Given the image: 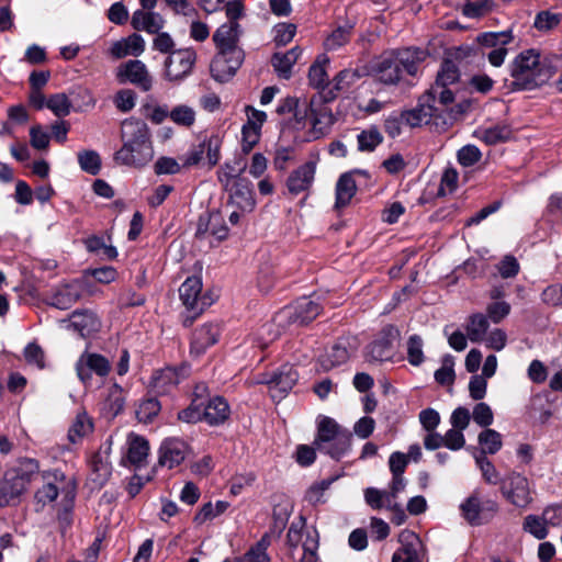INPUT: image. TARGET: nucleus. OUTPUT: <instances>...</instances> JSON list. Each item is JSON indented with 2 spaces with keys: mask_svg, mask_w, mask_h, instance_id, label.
Here are the masks:
<instances>
[{
  "mask_svg": "<svg viewBox=\"0 0 562 562\" xmlns=\"http://www.w3.org/2000/svg\"><path fill=\"white\" fill-rule=\"evenodd\" d=\"M123 146L115 153V160L122 165L143 167L154 157L149 131L145 122L126 120L122 124Z\"/></svg>",
  "mask_w": 562,
  "mask_h": 562,
  "instance_id": "f257e3e1",
  "label": "nucleus"
},
{
  "mask_svg": "<svg viewBox=\"0 0 562 562\" xmlns=\"http://www.w3.org/2000/svg\"><path fill=\"white\" fill-rule=\"evenodd\" d=\"M512 85L516 89L530 90L546 83L553 75L552 67L536 49L519 53L509 64Z\"/></svg>",
  "mask_w": 562,
  "mask_h": 562,
  "instance_id": "f03ea898",
  "label": "nucleus"
},
{
  "mask_svg": "<svg viewBox=\"0 0 562 562\" xmlns=\"http://www.w3.org/2000/svg\"><path fill=\"white\" fill-rule=\"evenodd\" d=\"M295 126L303 128L310 125L306 140H316L327 135L335 122L330 106L323 97H313L310 100L297 101V106L292 111Z\"/></svg>",
  "mask_w": 562,
  "mask_h": 562,
  "instance_id": "7ed1b4c3",
  "label": "nucleus"
},
{
  "mask_svg": "<svg viewBox=\"0 0 562 562\" xmlns=\"http://www.w3.org/2000/svg\"><path fill=\"white\" fill-rule=\"evenodd\" d=\"M42 486L35 492V501L38 505L45 506L54 502L58 495L66 499H72L76 493L74 477L66 476L61 471H46L41 474Z\"/></svg>",
  "mask_w": 562,
  "mask_h": 562,
  "instance_id": "20e7f679",
  "label": "nucleus"
},
{
  "mask_svg": "<svg viewBox=\"0 0 562 562\" xmlns=\"http://www.w3.org/2000/svg\"><path fill=\"white\" fill-rule=\"evenodd\" d=\"M321 313L318 303L302 297L294 304L282 308L276 316L273 322L278 327H286L290 325L302 326L315 319Z\"/></svg>",
  "mask_w": 562,
  "mask_h": 562,
  "instance_id": "39448f33",
  "label": "nucleus"
},
{
  "mask_svg": "<svg viewBox=\"0 0 562 562\" xmlns=\"http://www.w3.org/2000/svg\"><path fill=\"white\" fill-rule=\"evenodd\" d=\"M502 495L519 509H526L533 501L530 481L516 471L509 472L501 485Z\"/></svg>",
  "mask_w": 562,
  "mask_h": 562,
  "instance_id": "423d86ee",
  "label": "nucleus"
},
{
  "mask_svg": "<svg viewBox=\"0 0 562 562\" xmlns=\"http://www.w3.org/2000/svg\"><path fill=\"white\" fill-rule=\"evenodd\" d=\"M462 517L472 526H480L488 522L498 510V504L491 498H482L477 491H474L461 505Z\"/></svg>",
  "mask_w": 562,
  "mask_h": 562,
  "instance_id": "0eeeda50",
  "label": "nucleus"
},
{
  "mask_svg": "<svg viewBox=\"0 0 562 562\" xmlns=\"http://www.w3.org/2000/svg\"><path fill=\"white\" fill-rule=\"evenodd\" d=\"M514 36L512 31L485 32L476 37L482 49H490L486 53L488 63L494 67H501L507 56L506 45L512 43ZM485 55V53L483 52Z\"/></svg>",
  "mask_w": 562,
  "mask_h": 562,
  "instance_id": "6e6552de",
  "label": "nucleus"
},
{
  "mask_svg": "<svg viewBox=\"0 0 562 562\" xmlns=\"http://www.w3.org/2000/svg\"><path fill=\"white\" fill-rule=\"evenodd\" d=\"M196 57V52L191 47L171 52L165 61V72L168 80L181 81L190 76Z\"/></svg>",
  "mask_w": 562,
  "mask_h": 562,
  "instance_id": "1a4fd4ad",
  "label": "nucleus"
},
{
  "mask_svg": "<svg viewBox=\"0 0 562 562\" xmlns=\"http://www.w3.org/2000/svg\"><path fill=\"white\" fill-rule=\"evenodd\" d=\"M297 379L299 374L296 370L292 366L284 364L273 373L261 374L256 380V383L267 384L272 398H282L292 390Z\"/></svg>",
  "mask_w": 562,
  "mask_h": 562,
  "instance_id": "9d476101",
  "label": "nucleus"
},
{
  "mask_svg": "<svg viewBox=\"0 0 562 562\" xmlns=\"http://www.w3.org/2000/svg\"><path fill=\"white\" fill-rule=\"evenodd\" d=\"M243 60V50H233V53L217 50L210 65L211 76L218 82H226L233 78Z\"/></svg>",
  "mask_w": 562,
  "mask_h": 562,
  "instance_id": "9b49d317",
  "label": "nucleus"
},
{
  "mask_svg": "<svg viewBox=\"0 0 562 562\" xmlns=\"http://www.w3.org/2000/svg\"><path fill=\"white\" fill-rule=\"evenodd\" d=\"M116 78L120 83L130 82L137 86L143 91L150 90L153 86V79L146 65L138 59H132L121 64L116 69Z\"/></svg>",
  "mask_w": 562,
  "mask_h": 562,
  "instance_id": "f8f14e48",
  "label": "nucleus"
},
{
  "mask_svg": "<svg viewBox=\"0 0 562 562\" xmlns=\"http://www.w3.org/2000/svg\"><path fill=\"white\" fill-rule=\"evenodd\" d=\"M76 371L78 378L83 383H88L92 373L101 378L106 376L111 371V362L102 355L83 352L76 363Z\"/></svg>",
  "mask_w": 562,
  "mask_h": 562,
  "instance_id": "ddd939ff",
  "label": "nucleus"
},
{
  "mask_svg": "<svg viewBox=\"0 0 562 562\" xmlns=\"http://www.w3.org/2000/svg\"><path fill=\"white\" fill-rule=\"evenodd\" d=\"M225 190L228 193V207L237 209L241 213H250L254 211L256 206V200L254 196L251 182L248 179L237 180V182L225 188Z\"/></svg>",
  "mask_w": 562,
  "mask_h": 562,
  "instance_id": "4468645a",
  "label": "nucleus"
},
{
  "mask_svg": "<svg viewBox=\"0 0 562 562\" xmlns=\"http://www.w3.org/2000/svg\"><path fill=\"white\" fill-rule=\"evenodd\" d=\"M441 116L442 110L436 104H432L431 98L426 94L420 97L418 105L415 109L402 113L404 123L411 127L428 124L434 117Z\"/></svg>",
  "mask_w": 562,
  "mask_h": 562,
  "instance_id": "2eb2a0df",
  "label": "nucleus"
},
{
  "mask_svg": "<svg viewBox=\"0 0 562 562\" xmlns=\"http://www.w3.org/2000/svg\"><path fill=\"white\" fill-rule=\"evenodd\" d=\"M316 173V162L307 161L294 169L286 179V189L291 195L310 191Z\"/></svg>",
  "mask_w": 562,
  "mask_h": 562,
  "instance_id": "dca6fc26",
  "label": "nucleus"
},
{
  "mask_svg": "<svg viewBox=\"0 0 562 562\" xmlns=\"http://www.w3.org/2000/svg\"><path fill=\"white\" fill-rule=\"evenodd\" d=\"M374 78L384 85H396L402 78V69L396 59L395 53L382 55L373 65Z\"/></svg>",
  "mask_w": 562,
  "mask_h": 562,
  "instance_id": "f3484780",
  "label": "nucleus"
},
{
  "mask_svg": "<svg viewBox=\"0 0 562 562\" xmlns=\"http://www.w3.org/2000/svg\"><path fill=\"white\" fill-rule=\"evenodd\" d=\"M83 285L79 280L59 285L49 297V304L59 310L70 308L82 296Z\"/></svg>",
  "mask_w": 562,
  "mask_h": 562,
  "instance_id": "a211bd4d",
  "label": "nucleus"
},
{
  "mask_svg": "<svg viewBox=\"0 0 562 562\" xmlns=\"http://www.w3.org/2000/svg\"><path fill=\"white\" fill-rule=\"evenodd\" d=\"M188 445L177 438L166 439L159 448L158 463L161 467L172 469L179 465L188 456Z\"/></svg>",
  "mask_w": 562,
  "mask_h": 562,
  "instance_id": "6ab92c4d",
  "label": "nucleus"
},
{
  "mask_svg": "<svg viewBox=\"0 0 562 562\" xmlns=\"http://www.w3.org/2000/svg\"><path fill=\"white\" fill-rule=\"evenodd\" d=\"M201 291L202 281L199 277L188 278L179 288V295L183 305L195 314L201 313L206 305L201 296Z\"/></svg>",
  "mask_w": 562,
  "mask_h": 562,
  "instance_id": "aec40b11",
  "label": "nucleus"
},
{
  "mask_svg": "<svg viewBox=\"0 0 562 562\" xmlns=\"http://www.w3.org/2000/svg\"><path fill=\"white\" fill-rule=\"evenodd\" d=\"M239 36L240 25L233 21L222 24L213 34V41L217 50L233 53V50H243L238 46Z\"/></svg>",
  "mask_w": 562,
  "mask_h": 562,
  "instance_id": "412c9836",
  "label": "nucleus"
},
{
  "mask_svg": "<svg viewBox=\"0 0 562 562\" xmlns=\"http://www.w3.org/2000/svg\"><path fill=\"white\" fill-rule=\"evenodd\" d=\"M402 547L393 554L392 562H422V541L412 531H403L400 535Z\"/></svg>",
  "mask_w": 562,
  "mask_h": 562,
  "instance_id": "4be33fe9",
  "label": "nucleus"
},
{
  "mask_svg": "<svg viewBox=\"0 0 562 562\" xmlns=\"http://www.w3.org/2000/svg\"><path fill=\"white\" fill-rule=\"evenodd\" d=\"M145 40L139 34L133 33L127 37L113 42L109 53L115 59H121L128 55L137 57L145 52Z\"/></svg>",
  "mask_w": 562,
  "mask_h": 562,
  "instance_id": "5701e85b",
  "label": "nucleus"
},
{
  "mask_svg": "<svg viewBox=\"0 0 562 562\" xmlns=\"http://www.w3.org/2000/svg\"><path fill=\"white\" fill-rule=\"evenodd\" d=\"M220 336V327L216 324H205L194 330L191 341V353L202 355L206 348L214 345Z\"/></svg>",
  "mask_w": 562,
  "mask_h": 562,
  "instance_id": "b1692460",
  "label": "nucleus"
},
{
  "mask_svg": "<svg viewBox=\"0 0 562 562\" xmlns=\"http://www.w3.org/2000/svg\"><path fill=\"white\" fill-rule=\"evenodd\" d=\"M131 24L136 31L155 34L165 26V19L158 12L136 10L132 15Z\"/></svg>",
  "mask_w": 562,
  "mask_h": 562,
  "instance_id": "393cba45",
  "label": "nucleus"
},
{
  "mask_svg": "<svg viewBox=\"0 0 562 562\" xmlns=\"http://www.w3.org/2000/svg\"><path fill=\"white\" fill-rule=\"evenodd\" d=\"M126 460L135 467H142L149 453L148 441L136 434H130L126 439Z\"/></svg>",
  "mask_w": 562,
  "mask_h": 562,
  "instance_id": "a878e982",
  "label": "nucleus"
},
{
  "mask_svg": "<svg viewBox=\"0 0 562 562\" xmlns=\"http://www.w3.org/2000/svg\"><path fill=\"white\" fill-rule=\"evenodd\" d=\"M25 491L23 476H5L0 484V506L15 504Z\"/></svg>",
  "mask_w": 562,
  "mask_h": 562,
  "instance_id": "bb28decb",
  "label": "nucleus"
},
{
  "mask_svg": "<svg viewBox=\"0 0 562 562\" xmlns=\"http://www.w3.org/2000/svg\"><path fill=\"white\" fill-rule=\"evenodd\" d=\"M350 345L346 340H339L330 350L319 357V364L323 370L328 371L333 368L345 363L350 357Z\"/></svg>",
  "mask_w": 562,
  "mask_h": 562,
  "instance_id": "cd10ccee",
  "label": "nucleus"
},
{
  "mask_svg": "<svg viewBox=\"0 0 562 562\" xmlns=\"http://www.w3.org/2000/svg\"><path fill=\"white\" fill-rule=\"evenodd\" d=\"M402 72L405 71L411 76H416L419 65L425 61L428 53L420 48H406L395 53Z\"/></svg>",
  "mask_w": 562,
  "mask_h": 562,
  "instance_id": "c85d7f7f",
  "label": "nucleus"
},
{
  "mask_svg": "<svg viewBox=\"0 0 562 562\" xmlns=\"http://www.w3.org/2000/svg\"><path fill=\"white\" fill-rule=\"evenodd\" d=\"M203 409L204 422H206L211 426H216L225 423L231 414V409L227 402L221 396H216L210 400L209 403L203 407Z\"/></svg>",
  "mask_w": 562,
  "mask_h": 562,
  "instance_id": "c756f323",
  "label": "nucleus"
},
{
  "mask_svg": "<svg viewBox=\"0 0 562 562\" xmlns=\"http://www.w3.org/2000/svg\"><path fill=\"white\" fill-rule=\"evenodd\" d=\"M301 54L300 47H293L286 53H276L271 58V64L278 76L284 79L290 78L292 67L299 60Z\"/></svg>",
  "mask_w": 562,
  "mask_h": 562,
  "instance_id": "7c9ffc66",
  "label": "nucleus"
},
{
  "mask_svg": "<svg viewBox=\"0 0 562 562\" xmlns=\"http://www.w3.org/2000/svg\"><path fill=\"white\" fill-rule=\"evenodd\" d=\"M92 418L85 411H81L76 415L68 429V439L70 442L77 443L92 434Z\"/></svg>",
  "mask_w": 562,
  "mask_h": 562,
  "instance_id": "2f4dec72",
  "label": "nucleus"
},
{
  "mask_svg": "<svg viewBox=\"0 0 562 562\" xmlns=\"http://www.w3.org/2000/svg\"><path fill=\"white\" fill-rule=\"evenodd\" d=\"M344 430L334 419L325 417L318 424L317 437L314 442L316 448L324 451L328 443L333 442Z\"/></svg>",
  "mask_w": 562,
  "mask_h": 562,
  "instance_id": "473e14b6",
  "label": "nucleus"
},
{
  "mask_svg": "<svg viewBox=\"0 0 562 562\" xmlns=\"http://www.w3.org/2000/svg\"><path fill=\"white\" fill-rule=\"evenodd\" d=\"M475 135L487 145H496L510 139L513 131L507 124H495L490 127L479 128Z\"/></svg>",
  "mask_w": 562,
  "mask_h": 562,
  "instance_id": "72a5a7b5",
  "label": "nucleus"
},
{
  "mask_svg": "<svg viewBox=\"0 0 562 562\" xmlns=\"http://www.w3.org/2000/svg\"><path fill=\"white\" fill-rule=\"evenodd\" d=\"M245 169L246 162L243 159L235 158L234 160L224 164V166L218 170V181L225 189L233 186L237 180H246V178L241 177Z\"/></svg>",
  "mask_w": 562,
  "mask_h": 562,
  "instance_id": "f704fd0d",
  "label": "nucleus"
},
{
  "mask_svg": "<svg viewBox=\"0 0 562 562\" xmlns=\"http://www.w3.org/2000/svg\"><path fill=\"white\" fill-rule=\"evenodd\" d=\"M71 326L82 336H87L99 328V319L91 311H76L70 316Z\"/></svg>",
  "mask_w": 562,
  "mask_h": 562,
  "instance_id": "c9c22d12",
  "label": "nucleus"
},
{
  "mask_svg": "<svg viewBox=\"0 0 562 562\" xmlns=\"http://www.w3.org/2000/svg\"><path fill=\"white\" fill-rule=\"evenodd\" d=\"M357 191L356 182L351 175L344 173L336 183V209L347 206Z\"/></svg>",
  "mask_w": 562,
  "mask_h": 562,
  "instance_id": "e433bc0d",
  "label": "nucleus"
},
{
  "mask_svg": "<svg viewBox=\"0 0 562 562\" xmlns=\"http://www.w3.org/2000/svg\"><path fill=\"white\" fill-rule=\"evenodd\" d=\"M180 382V375L173 368L157 371L151 379V385L157 393H167Z\"/></svg>",
  "mask_w": 562,
  "mask_h": 562,
  "instance_id": "4c0bfd02",
  "label": "nucleus"
},
{
  "mask_svg": "<svg viewBox=\"0 0 562 562\" xmlns=\"http://www.w3.org/2000/svg\"><path fill=\"white\" fill-rule=\"evenodd\" d=\"M488 321L485 315L481 313L473 314L469 317L468 324L465 326V331L468 338L472 342H480L485 339L487 329H488Z\"/></svg>",
  "mask_w": 562,
  "mask_h": 562,
  "instance_id": "58836bf2",
  "label": "nucleus"
},
{
  "mask_svg": "<svg viewBox=\"0 0 562 562\" xmlns=\"http://www.w3.org/2000/svg\"><path fill=\"white\" fill-rule=\"evenodd\" d=\"M279 278L277 267L270 260L263 261L258 270L257 283L261 292H269Z\"/></svg>",
  "mask_w": 562,
  "mask_h": 562,
  "instance_id": "ea45409f",
  "label": "nucleus"
},
{
  "mask_svg": "<svg viewBox=\"0 0 562 562\" xmlns=\"http://www.w3.org/2000/svg\"><path fill=\"white\" fill-rule=\"evenodd\" d=\"M394 350L389 338H381L368 347L367 356L373 361H386L393 358Z\"/></svg>",
  "mask_w": 562,
  "mask_h": 562,
  "instance_id": "a19ab883",
  "label": "nucleus"
},
{
  "mask_svg": "<svg viewBox=\"0 0 562 562\" xmlns=\"http://www.w3.org/2000/svg\"><path fill=\"white\" fill-rule=\"evenodd\" d=\"M170 120L183 127H191L195 123L196 112L192 106L178 104L169 112Z\"/></svg>",
  "mask_w": 562,
  "mask_h": 562,
  "instance_id": "79ce46f5",
  "label": "nucleus"
},
{
  "mask_svg": "<svg viewBox=\"0 0 562 562\" xmlns=\"http://www.w3.org/2000/svg\"><path fill=\"white\" fill-rule=\"evenodd\" d=\"M522 529L539 540L544 539L549 533L548 524L544 521L542 514L541 516H526L522 522Z\"/></svg>",
  "mask_w": 562,
  "mask_h": 562,
  "instance_id": "37998d69",
  "label": "nucleus"
},
{
  "mask_svg": "<svg viewBox=\"0 0 562 562\" xmlns=\"http://www.w3.org/2000/svg\"><path fill=\"white\" fill-rule=\"evenodd\" d=\"M328 59L326 57L318 58L310 68L308 80L310 85L316 89H323L328 81L326 72V65Z\"/></svg>",
  "mask_w": 562,
  "mask_h": 562,
  "instance_id": "c03bdc74",
  "label": "nucleus"
},
{
  "mask_svg": "<svg viewBox=\"0 0 562 562\" xmlns=\"http://www.w3.org/2000/svg\"><path fill=\"white\" fill-rule=\"evenodd\" d=\"M479 443L483 453L494 454L502 448V436L494 429H485L479 435Z\"/></svg>",
  "mask_w": 562,
  "mask_h": 562,
  "instance_id": "a18cd8bd",
  "label": "nucleus"
},
{
  "mask_svg": "<svg viewBox=\"0 0 562 562\" xmlns=\"http://www.w3.org/2000/svg\"><path fill=\"white\" fill-rule=\"evenodd\" d=\"M425 94L431 98V103L439 106L442 113L453 102V93L448 87L432 85Z\"/></svg>",
  "mask_w": 562,
  "mask_h": 562,
  "instance_id": "49530a36",
  "label": "nucleus"
},
{
  "mask_svg": "<svg viewBox=\"0 0 562 562\" xmlns=\"http://www.w3.org/2000/svg\"><path fill=\"white\" fill-rule=\"evenodd\" d=\"M562 21L561 13H554L549 10L540 11L533 22V26L540 32H548L555 29Z\"/></svg>",
  "mask_w": 562,
  "mask_h": 562,
  "instance_id": "de8ad7c7",
  "label": "nucleus"
},
{
  "mask_svg": "<svg viewBox=\"0 0 562 562\" xmlns=\"http://www.w3.org/2000/svg\"><path fill=\"white\" fill-rule=\"evenodd\" d=\"M48 108L56 116H67L71 111V102L65 93H56L50 95L46 101Z\"/></svg>",
  "mask_w": 562,
  "mask_h": 562,
  "instance_id": "09e8293b",
  "label": "nucleus"
},
{
  "mask_svg": "<svg viewBox=\"0 0 562 562\" xmlns=\"http://www.w3.org/2000/svg\"><path fill=\"white\" fill-rule=\"evenodd\" d=\"M459 69L456 64L451 60H445L434 85L448 87L456 83L459 80Z\"/></svg>",
  "mask_w": 562,
  "mask_h": 562,
  "instance_id": "8fccbe9b",
  "label": "nucleus"
},
{
  "mask_svg": "<svg viewBox=\"0 0 562 562\" xmlns=\"http://www.w3.org/2000/svg\"><path fill=\"white\" fill-rule=\"evenodd\" d=\"M228 506L229 504L225 501H217L214 505L212 503H206L195 515L194 519L199 524H202L225 513Z\"/></svg>",
  "mask_w": 562,
  "mask_h": 562,
  "instance_id": "3c124183",
  "label": "nucleus"
},
{
  "mask_svg": "<svg viewBox=\"0 0 562 562\" xmlns=\"http://www.w3.org/2000/svg\"><path fill=\"white\" fill-rule=\"evenodd\" d=\"M81 169L90 175H97L101 169V158L94 150H82L78 154Z\"/></svg>",
  "mask_w": 562,
  "mask_h": 562,
  "instance_id": "603ef678",
  "label": "nucleus"
},
{
  "mask_svg": "<svg viewBox=\"0 0 562 562\" xmlns=\"http://www.w3.org/2000/svg\"><path fill=\"white\" fill-rule=\"evenodd\" d=\"M476 464L480 468L482 476L486 483L492 485H502L504 479L501 477L499 472L486 457H476Z\"/></svg>",
  "mask_w": 562,
  "mask_h": 562,
  "instance_id": "864d4df0",
  "label": "nucleus"
},
{
  "mask_svg": "<svg viewBox=\"0 0 562 562\" xmlns=\"http://www.w3.org/2000/svg\"><path fill=\"white\" fill-rule=\"evenodd\" d=\"M350 441L351 435L347 430H344L333 442L328 443L324 452L330 454L335 459H339L349 450Z\"/></svg>",
  "mask_w": 562,
  "mask_h": 562,
  "instance_id": "5fc2aeb1",
  "label": "nucleus"
},
{
  "mask_svg": "<svg viewBox=\"0 0 562 562\" xmlns=\"http://www.w3.org/2000/svg\"><path fill=\"white\" fill-rule=\"evenodd\" d=\"M357 138L358 148L361 151H372L383 139L381 133L376 128L362 131Z\"/></svg>",
  "mask_w": 562,
  "mask_h": 562,
  "instance_id": "6e6d98bb",
  "label": "nucleus"
},
{
  "mask_svg": "<svg viewBox=\"0 0 562 562\" xmlns=\"http://www.w3.org/2000/svg\"><path fill=\"white\" fill-rule=\"evenodd\" d=\"M423 339L418 335H412L407 340V359L412 366H419L424 361Z\"/></svg>",
  "mask_w": 562,
  "mask_h": 562,
  "instance_id": "4d7b16f0",
  "label": "nucleus"
},
{
  "mask_svg": "<svg viewBox=\"0 0 562 562\" xmlns=\"http://www.w3.org/2000/svg\"><path fill=\"white\" fill-rule=\"evenodd\" d=\"M160 404L156 398H148L142 402L136 411L137 419L142 423H150L158 415Z\"/></svg>",
  "mask_w": 562,
  "mask_h": 562,
  "instance_id": "13d9d810",
  "label": "nucleus"
},
{
  "mask_svg": "<svg viewBox=\"0 0 562 562\" xmlns=\"http://www.w3.org/2000/svg\"><path fill=\"white\" fill-rule=\"evenodd\" d=\"M318 548L317 535L315 531L307 532L301 546V562H317L316 550Z\"/></svg>",
  "mask_w": 562,
  "mask_h": 562,
  "instance_id": "bf43d9fd",
  "label": "nucleus"
},
{
  "mask_svg": "<svg viewBox=\"0 0 562 562\" xmlns=\"http://www.w3.org/2000/svg\"><path fill=\"white\" fill-rule=\"evenodd\" d=\"M270 544L269 537L263 536L260 541L252 547L245 557L246 562H270L267 554V548Z\"/></svg>",
  "mask_w": 562,
  "mask_h": 562,
  "instance_id": "052dcab7",
  "label": "nucleus"
},
{
  "mask_svg": "<svg viewBox=\"0 0 562 562\" xmlns=\"http://www.w3.org/2000/svg\"><path fill=\"white\" fill-rule=\"evenodd\" d=\"M206 226H210V234L217 240H223L228 235V228L224 225L220 213H211L206 216Z\"/></svg>",
  "mask_w": 562,
  "mask_h": 562,
  "instance_id": "680f3d73",
  "label": "nucleus"
},
{
  "mask_svg": "<svg viewBox=\"0 0 562 562\" xmlns=\"http://www.w3.org/2000/svg\"><path fill=\"white\" fill-rule=\"evenodd\" d=\"M351 26H339L326 38L325 47L327 49H337L345 45L350 37Z\"/></svg>",
  "mask_w": 562,
  "mask_h": 562,
  "instance_id": "e2e57ef3",
  "label": "nucleus"
},
{
  "mask_svg": "<svg viewBox=\"0 0 562 562\" xmlns=\"http://www.w3.org/2000/svg\"><path fill=\"white\" fill-rule=\"evenodd\" d=\"M453 359L445 357L441 367L435 372V379L439 384L451 385L454 381Z\"/></svg>",
  "mask_w": 562,
  "mask_h": 562,
  "instance_id": "0e129e2a",
  "label": "nucleus"
},
{
  "mask_svg": "<svg viewBox=\"0 0 562 562\" xmlns=\"http://www.w3.org/2000/svg\"><path fill=\"white\" fill-rule=\"evenodd\" d=\"M358 79L359 75L357 71L350 69L341 70L333 80V90L337 92L346 91Z\"/></svg>",
  "mask_w": 562,
  "mask_h": 562,
  "instance_id": "69168bd1",
  "label": "nucleus"
},
{
  "mask_svg": "<svg viewBox=\"0 0 562 562\" xmlns=\"http://www.w3.org/2000/svg\"><path fill=\"white\" fill-rule=\"evenodd\" d=\"M23 355L29 364H33L38 369L45 368V353L44 350L37 344H29L24 348Z\"/></svg>",
  "mask_w": 562,
  "mask_h": 562,
  "instance_id": "338daca9",
  "label": "nucleus"
},
{
  "mask_svg": "<svg viewBox=\"0 0 562 562\" xmlns=\"http://www.w3.org/2000/svg\"><path fill=\"white\" fill-rule=\"evenodd\" d=\"M475 424L481 427H488L493 424L494 415L492 408L486 403H477L472 412Z\"/></svg>",
  "mask_w": 562,
  "mask_h": 562,
  "instance_id": "774afa93",
  "label": "nucleus"
}]
</instances>
